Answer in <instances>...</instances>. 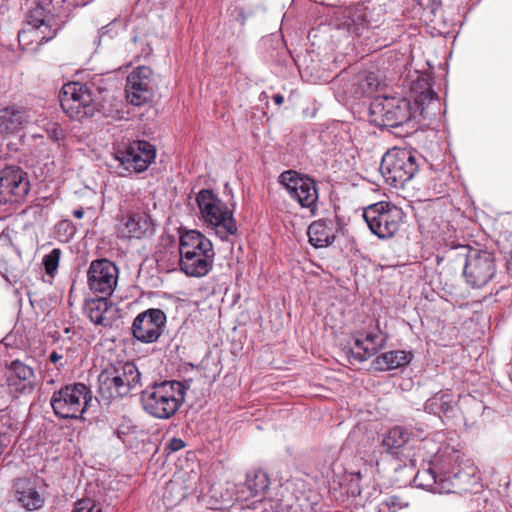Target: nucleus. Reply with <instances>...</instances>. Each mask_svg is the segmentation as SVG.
Returning a JSON list of instances; mask_svg holds the SVG:
<instances>
[{
    "label": "nucleus",
    "mask_w": 512,
    "mask_h": 512,
    "mask_svg": "<svg viewBox=\"0 0 512 512\" xmlns=\"http://www.w3.org/2000/svg\"><path fill=\"white\" fill-rule=\"evenodd\" d=\"M179 254L180 270L189 277H203L212 269L215 256L212 242L199 231L181 234Z\"/></svg>",
    "instance_id": "obj_1"
},
{
    "label": "nucleus",
    "mask_w": 512,
    "mask_h": 512,
    "mask_svg": "<svg viewBox=\"0 0 512 512\" xmlns=\"http://www.w3.org/2000/svg\"><path fill=\"white\" fill-rule=\"evenodd\" d=\"M459 453L453 451L448 455L436 456L433 466L422 469L414 477L417 487L433 493H451L458 486L460 470L456 463L459 460Z\"/></svg>",
    "instance_id": "obj_2"
},
{
    "label": "nucleus",
    "mask_w": 512,
    "mask_h": 512,
    "mask_svg": "<svg viewBox=\"0 0 512 512\" xmlns=\"http://www.w3.org/2000/svg\"><path fill=\"white\" fill-rule=\"evenodd\" d=\"M185 390L179 381H163L149 386L142 392L143 409L154 418L169 419L181 407Z\"/></svg>",
    "instance_id": "obj_3"
},
{
    "label": "nucleus",
    "mask_w": 512,
    "mask_h": 512,
    "mask_svg": "<svg viewBox=\"0 0 512 512\" xmlns=\"http://www.w3.org/2000/svg\"><path fill=\"white\" fill-rule=\"evenodd\" d=\"M201 219L211 227L221 240L237 233L233 209L222 201L212 190L201 189L196 195Z\"/></svg>",
    "instance_id": "obj_4"
},
{
    "label": "nucleus",
    "mask_w": 512,
    "mask_h": 512,
    "mask_svg": "<svg viewBox=\"0 0 512 512\" xmlns=\"http://www.w3.org/2000/svg\"><path fill=\"white\" fill-rule=\"evenodd\" d=\"M141 374L132 362L119 363L105 368L98 376V390L106 400L128 396L140 386Z\"/></svg>",
    "instance_id": "obj_5"
},
{
    "label": "nucleus",
    "mask_w": 512,
    "mask_h": 512,
    "mask_svg": "<svg viewBox=\"0 0 512 512\" xmlns=\"http://www.w3.org/2000/svg\"><path fill=\"white\" fill-rule=\"evenodd\" d=\"M461 249V255L466 261L463 269V276L468 285L473 288H481L488 284L496 274L497 266L493 253L487 250H479L468 245L454 246Z\"/></svg>",
    "instance_id": "obj_6"
},
{
    "label": "nucleus",
    "mask_w": 512,
    "mask_h": 512,
    "mask_svg": "<svg viewBox=\"0 0 512 512\" xmlns=\"http://www.w3.org/2000/svg\"><path fill=\"white\" fill-rule=\"evenodd\" d=\"M418 168L417 158L412 151L393 148L383 155L379 170L385 181L397 188L410 181Z\"/></svg>",
    "instance_id": "obj_7"
},
{
    "label": "nucleus",
    "mask_w": 512,
    "mask_h": 512,
    "mask_svg": "<svg viewBox=\"0 0 512 512\" xmlns=\"http://www.w3.org/2000/svg\"><path fill=\"white\" fill-rule=\"evenodd\" d=\"M91 400V390L83 383H74L55 392L50 404L58 417L78 419L85 412Z\"/></svg>",
    "instance_id": "obj_8"
},
{
    "label": "nucleus",
    "mask_w": 512,
    "mask_h": 512,
    "mask_svg": "<svg viewBox=\"0 0 512 512\" xmlns=\"http://www.w3.org/2000/svg\"><path fill=\"white\" fill-rule=\"evenodd\" d=\"M59 100L63 111L74 120L92 117L98 111V105L87 85L78 82L63 85Z\"/></svg>",
    "instance_id": "obj_9"
},
{
    "label": "nucleus",
    "mask_w": 512,
    "mask_h": 512,
    "mask_svg": "<svg viewBox=\"0 0 512 512\" xmlns=\"http://www.w3.org/2000/svg\"><path fill=\"white\" fill-rule=\"evenodd\" d=\"M363 218L374 235L386 239L399 230L403 212L397 206L382 201L365 208Z\"/></svg>",
    "instance_id": "obj_10"
},
{
    "label": "nucleus",
    "mask_w": 512,
    "mask_h": 512,
    "mask_svg": "<svg viewBox=\"0 0 512 512\" xmlns=\"http://www.w3.org/2000/svg\"><path fill=\"white\" fill-rule=\"evenodd\" d=\"M370 114L378 126L398 127L410 120L411 104L405 98L379 97L371 103Z\"/></svg>",
    "instance_id": "obj_11"
},
{
    "label": "nucleus",
    "mask_w": 512,
    "mask_h": 512,
    "mask_svg": "<svg viewBox=\"0 0 512 512\" xmlns=\"http://www.w3.org/2000/svg\"><path fill=\"white\" fill-rule=\"evenodd\" d=\"M279 183L301 207L308 208L311 212L314 211L318 200V190L312 178L295 170H287L280 174Z\"/></svg>",
    "instance_id": "obj_12"
},
{
    "label": "nucleus",
    "mask_w": 512,
    "mask_h": 512,
    "mask_svg": "<svg viewBox=\"0 0 512 512\" xmlns=\"http://www.w3.org/2000/svg\"><path fill=\"white\" fill-rule=\"evenodd\" d=\"M119 279V269L112 261L101 258L93 260L87 270V285L94 294L111 296Z\"/></svg>",
    "instance_id": "obj_13"
},
{
    "label": "nucleus",
    "mask_w": 512,
    "mask_h": 512,
    "mask_svg": "<svg viewBox=\"0 0 512 512\" xmlns=\"http://www.w3.org/2000/svg\"><path fill=\"white\" fill-rule=\"evenodd\" d=\"M156 157V149L145 140L129 143L115 153V159L128 172L141 173L148 169Z\"/></svg>",
    "instance_id": "obj_14"
},
{
    "label": "nucleus",
    "mask_w": 512,
    "mask_h": 512,
    "mask_svg": "<svg viewBox=\"0 0 512 512\" xmlns=\"http://www.w3.org/2000/svg\"><path fill=\"white\" fill-rule=\"evenodd\" d=\"M166 321V314L161 309H147L134 318L131 326L132 335L139 342L154 343L162 335Z\"/></svg>",
    "instance_id": "obj_15"
},
{
    "label": "nucleus",
    "mask_w": 512,
    "mask_h": 512,
    "mask_svg": "<svg viewBox=\"0 0 512 512\" xmlns=\"http://www.w3.org/2000/svg\"><path fill=\"white\" fill-rule=\"evenodd\" d=\"M339 26L357 36L363 35L366 31L379 26L381 22L380 9L369 8L364 4L345 8L341 12Z\"/></svg>",
    "instance_id": "obj_16"
},
{
    "label": "nucleus",
    "mask_w": 512,
    "mask_h": 512,
    "mask_svg": "<svg viewBox=\"0 0 512 512\" xmlns=\"http://www.w3.org/2000/svg\"><path fill=\"white\" fill-rule=\"evenodd\" d=\"M30 182L19 167L8 166L0 170V205L19 202L29 192Z\"/></svg>",
    "instance_id": "obj_17"
},
{
    "label": "nucleus",
    "mask_w": 512,
    "mask_h": 512,
    "mask_svg": "<svg viewBox=\"0 0 512 512\" xmlns=\"http://www.w3.org/2000/svg\"><path fill=\"white\" fill-rule=\"evenodd\" d=\"M152 70L147 66L135 68L126 79L125 93L127 101L140 106L152 98Z\"/></svg>",
    "instance_id": "obj_18"
},
{
    "label": "nucleus",
    "mask_w": 512,
    "mask_h": 512,
    "mask_svg": "<svg viewBox=\"0 0 512 512\" xmlns=\"http://www.w3.org/2000/svg\"><path fill=\"white\" fill-rule=\"evenodd\" d=\"M53 8L52 0H34V39L40 45L52 40L59 29Z\"/></svg>",
    "instance_id": "obj_19"
},
{
    "label": "nucleus",
    "mask_w": 512,
    "mask_h": 512,
    "mask_svg": "<svg viewBox=\"0 0 512 512\" xmlns=\"http://www.w3.org/2000/svg\"><path fill=\"white\" fill-rule=\"evenodd\" d=\"M153 221L145 211L129 212L120 217L116 223L118 237L125 239H141L153 233Z\"/></svg>",
    "instance_id": "obj_20"
},
{
    "label": "nucleus",
    "mask_w": 512,
    "mask_h": 512,
    "mask_svg": "<svg viewBox=\"0 0 512 512\" xmlns=\"http://www.w3.org/2000/svg\"><path fill=\"white\" fill-rule=\"evenodd\" d=\"M108 297L101 295L99 298L89 299L85 302L84 312L96 325L104 327L112 325L116 311Z\"/></svg>",
    "instance_id": "obj_21"
},
{
    "label": "nucleus",
    "mask_w": 512,
    "mask_h": 512,
    "mask_svg": "<svg viewBox=\"0 0 512 512\" xmlns=\"http://www.w3.org/2000/svg\"><path fill=\"white\" fill-rule=\"evenodd\" d=\"M309 242L316 248L326 247L334 241L332 222L328 220L314 221L308 227Z\"/></svg>",
    "instance_id": "obj_22"
},
{
    "label": "nucleus",
    "mask_w": 512,
    "mask_h": 512,
    "mask_svg": "<svg viewBox=\"0 0 512 512\" xmlns=\"http://www.w3.org/2000/svg\"><path fill=\"white\" fill-rule=\"evenodd\" d=\"M412 355L405 351H391L377 356L373 360V368L378 371L396 369L410 363Z\"/></svg>",
    "instance_id": "obj_23"
},
{
    "label": "nucleus",
    "mask_w": 512,
    "mask_h": 512,
    "mask_svg": "<svg viewBox=\"0 0 512 512\" xmlns=\"http://www.w3.org/2000/svg\"><path fill=\"white\" fill-rule=\"evenodd\" d=\"M408 439L409 433L404 428L395 426L383 437L382 446L386 452L398 456Z\"/></svg>",
    "instance_id": "obj_24"
},
{
    "label": "nucleus",
    "mask_w": 512,
    "mask_h": 512,
    "mask_svg": "<svg viewBox=\"0 0 512 512\" xmlns=\"http://www.w3.org/2000/svg\"><path fill=\"white\" fill-rule=\"evenodd\" d=\"M24 119V112L16 107L0 110V135L16 132Z\"/></svg>",
    "instance_id": "obj_25"
},
{
    "label": "nucleus",
    "mask_w": 512,
    "mask_h": 512,
    "mask_svg": "<svg viewBox=\"0 0 512 512\" xmlns=\"http://www.w3.org/2000/svg\"><path fill=\"white\" fill-rule=\"evenodd\" d=\"M13 501L26 511L32 510V481L29 478H17L14 481Z\"/></svg>",
    "instance_id": "obj_26"
},
{
    "label": "nucleus",
    "mask_w": 512,
    "mask_h": 512,
    "mask_svg": "<svg viewBox=\"0 0 512 512\" xmlns=\"http://www.w3.org/2000/svg\"><path fill=\"white\" fill-rule=\"evenodd\" d=\"M424 409L434 415H447L453 409L452 396L446 392H437L425 402Z\"/></svg>",
    "instance_id": "obj_27"
},
{
    "label": "nucleus",
    "mask_w": 512,
    "mask_h": 512,
    "mask_svg": "<svg viewBox=\"0 0 512 512\" xmlns=\"http://www.w3.org/2000/svg\"><path fill=\"white\" fill-rule=\"evenodd\" d=\"M246 485L253 497L263 496L268 490L270 481L267 474L261 470L247 474Z\"/></svg>",
    "instance_id": "obj_28"
},
{
    "label": "nucleus",
    "mask_w": 512,
    "mask_h": 512,
    "mask_svg": "<svg viewBox=\"0 0 512 512\" xmlns=\"http://www.w3.org/2000/svg\"><path fill=\"white\" fill-rule=\"evenodd\" d=\"M381 347V342H371L360 337H356L351 351L354 357L358 361L362 362L375 355Z\"/></svg>",
    "instance_id": "obj_29"
},
{
    "label": "nucleus",
    "mask_w": 512,
    "mask_h": 512,
    "mask_svg": "<svg viewBox=\"0 0 512 512\" xmlns=\"http://www.w3.org/2000/svg\"><path fill=\"white\" fill-rule=\"evenodd\" d=\"M61 255L62 251L59 248H54L43 256L41 266L43 267L45 274L48 277L47 280L43 278L44 281L51 283V281L54 279L59 266Z\"/></svg>",
    "instance_id": "obj_30"
},
{
    "label": "nucleus",
    "mask_w": 512,
    "mask_h": 512,
    "mask_svg": "<svg viewBox=\"0 0 512 512\" xmlns=\"http://www.w3.org/2000/svg\"><path fill=\"white\" fill-rule=\"evenodd\" d=\"M40 122L42 124L39 123L38 128L46 134L47 138L57 142L64 137V130L58 123L47 121L46 119H43Z\"/></svg>",
    "instance_id": "obj_31"
},
{
    "label": "nucleus",
    "mask_w": 512,
    "mask_h": 512,
    "mask_svg": "<svg viewBox=\"0 0 512 512\" xmlns=\"http://www.w3.org/2000/svg\"><path fill=\"white\" fill-rule=\"evenodd\" d=\"M408 506V503L403 501L399 496L393 495L384 499L378 506L379 512H397L402 508Z\"/></svg>",
    "instance_id": "obj_32"
},
{
    "label": "nucleus",
    "mask_w": 512,
    "mask_h": 512,
    "mask_svg": "<svg viewBox=\"0 0 512 512\" xmlns=\"http://www.w3.org/2000/svg\"><path fill=\"white\" fill-rule=\"evenodd\" d=\"M71 512H102L100 506H98L92 499H82L75 503L74 508Z\"/></svg>",
    "instance_id": "obj_33"
},
{
    "label": "nucleus",
    "mask_w": 512,
    "mask_h": 512,
    "mask_svg": "<svg viewBox=\"0 0 512 512\" xmlns=\"http://www.w3.org/2000/svg\"><path fill=\"white\" fill-rule=\"evenodd\" d=\"M11 371L20 380H27L30 376H32V368L23 364L19 360H15L12 362Z\"/></svg>",
    "instance_id": "obj_34"
},
{
    "label": "nucleus",
    "mask_w": 512,
    "mask_h": 512,
    "mask_svg": "<svg viewBox=\"0 0 512 512\" xmlns=\"http://www.w3.org/2000/svg\"><path fill=\"white\" fill-rule=\"evenodd\" d=\"M29 26L30 21L27 19L26 26L18 32L19 45L23 50H29L32 44V29Z\"/></svg>",
    "instance_id": "obj_35"
},
{
    "label": "nucleus",
    "mask_w": 512,
    "mask_h": 512,
    "mask_svg": "<svg viewBox=\"0 0 512 512\" xmlns=\"http://www.w3.org/2000/svg\"><path fill=\"white\" fill-rule=\"evenodd\" d=\"M185 447V442L182 439L179 438H173L170 440L167 449H169L171 452H176Z\"/></svg>",
    "instance_id": "obj_36"
},
{
    "label": "nucleus",
    "mask_w": 512,
    "mask_h": 512,
    "mask_svg": "<svg viewBox=\"0 0 512 512\" xmlns=\"http://www.w3.org/2000/svg\"><path fill=\"white\" fill-rule=\"evenodd\" d=\"M47 494L42 493L39 494L38 491L34 490V510H37L42 507L43 503L45 502L47 498Z\"/></svg>",
    "instance_id": "obj_37"
},
{
    "label": "nucleus",
    "mask_w": 512,
    "mask_h": 512,
    "mask_svg": "<svg viewBox=\"0 0 512 512\" xmlns=\"http://www.w3.org/2000/svg\"><path fill=\"white\" fill-rule=\"evenodd\" d=\"M362 339H365V340H368V341H371V342H381V343L383 341L382 338H380V336L377 333H374V332L366 333L365 336Z\"/></svg>",
    "instance_id": "obj_38"
},
{
    "label": "nucleus",
    "mask_w": 512,
    "mask_h": 512,
    "mask_svg": "<svg viewBox=\"0 0 512 512\" xmlns=\"http://www.w3.org/2000/svg\"><path fill=\"white\" fill-rule=\"evenodd\" d=\"M8 269H7V265H6V262L2 259H0V274L7 280L10 282V279L8 277Z\"/></svg>",
    "instance_id": "obj_39"
},
{
    "label": "nucleus",
    "mask_w": 512,
    "mask_h": 512,
    "mask_svg": "<svg viewBox=\"0 0 512 512\" xmlns=\"http://www.w3.org/2000/svg\"><path fill=\"white\" fill-rule=\"evenodd\" d=\"M273 100L277 105H281L284 102V97L281 94H276L273 96Z\"/></svg>",
    "instance_id": "obj_40"
},
{
    "label": "nucleus",
    "mask_w": 512,
    "mask_h": 512,
    "mask_svg": "<svg viewBox=\"0 0 512 512\" xmlns=\"http://www.w3.org/2000/svg\"><path fill=\"white\" fill-rule=\"evenodd\" d=\"M73 216L78 218V219H81L83 216H84V211L83 209H76L73 211Z\"/></svg>",
    "instance_id": "obj_41"
},
{
    "label": "nucleus",
    "mask_w": 512,
    "mask_h": 512,
    "mask_svg": "<svg viewBox=\"0 0 512 512\" xmlns=\"http://www.w3.org/2000/svg\"><path fill=\"white\" fill-rule=\"evenodd\" d=\"M61 358L56 352H52L49 356L51 362L56 363Z\"/></svg>",
    "instance_id": "obj_42"
},
{
    "label": "nucleus",
    "mask_w": 512,
    "mask_h": 512,
    "mask_svg": "<svg viewBox=\"0 0 512 512\" xmlns=\"http://www.w3.org/2000/svg\"><path fill=\"white\" fill-rule=\"evenodd\" d=\"M438 237L441 238L443 241H447V231L445 229H442L438 232Z\"/></svg>",
    "instance_id": "obj_43"
},
{
    "label": "nucleus",
    "mask_w": 512,
    "mask_h": 512,
    "mask_svg": "<svg viewBox=\"0 0 512 512\" xmlns=\"http://www.w3.org/2000/svg\"><path fill=\"white\" fill-rule=\"evenodd\" d=\"M507 271L512 276V252H511L510 259L508 260V263H507Z\"/></svg>",
    "instance_id": "obj_44"
},
{
    "label": "nucleus",
    "mask_w": 512,
    "mask_h": 512,
    "mask_svg": "<svg viewBox=\"0 0 512 512\" xmlns=\"http://www.w3.org/2000/svg\"><path fill=\"white\" fill-rule=\"evenodd\" d=\"M25 446H26L27 450H29V446H30V444H29L28 442L23 441V442H21V443H20V445H19L20 449H21L23 452L25 451Z\"/></svg>",
    "instance_id": "obj_45"
},
{
    "label": "nucleus",
    "mask_w": 512,
    "mask_h": 512,
    "mask_svg": "<svg viewBox=\"0 0 512 512\" xmlns=\"http://www.w3.org/2000/svg\"><path fill=\"white\" fill-rule=\"evenodd\" d=\"M45 135L43 133H34V139L36 137H40V138H43Z\"/></svg>",
    "instance_id": "obj_46"
},
{
    "label": "nucleus",
    "mask_w": 512,
    "mask_h": 512,
    "mask_svg": "<svg viewBox=\"0 0 512 512\" xmlns=\"http://www.w3.org/2000/svg\"><path fill=\"white\" fill-rule=\"evenodd\" d=\"M27 296H28L30 304H32V296H31L30 292L27 293Z\"/></svg>",
    "instance_id": "obj_47"
},
{
    "label": "nucleus",
    "mask_w": 512,
    "mask_h": 512,
    "mask_svg": "<svg viewBox=\"0 0 512 512\" xmlns=\"http://www.w3.org/2000/svg\"><path fill=\"white\" fill-rule=\"evenodd\" d=\"M445 228L447 229V231H449V224H445Z\"/></svg>",
    "instance_id": "obj_48"
},
{
    "label": "nucleus",
    "mask_w": 512,
    "mask_h": 512,
    "mask_svg": "<svg viewBox=\"0 0 512 512\" xmlns=\"http://www.w3.org/2000/svg\"><path fill=\"white\" fill-rule=\"evenodd\" d=\"M3 236H4V235H3V232H2V233H1V235H0V240L3 238Z\"/></svg>",
    "instance_id": "obj_49"
}]
</instances>
